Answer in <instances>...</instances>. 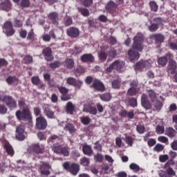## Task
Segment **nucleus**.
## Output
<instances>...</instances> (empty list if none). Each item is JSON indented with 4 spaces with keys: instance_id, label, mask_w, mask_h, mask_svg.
Wrapping results in <instances>:
<instances>
[{
    "instance_id": "50",
    "label": "nucleus",
    "mask_w": 177,
    "mask_h": 177,
    "mask_svg": "<svg viewBox=\"0 0 177 177\" xmlns=\"http://www.w3.org/2000/svg\"><path fill=\"white\" fill-rule=\"evenodd\" d=\"M31 82L33 85H36V86L39 85V84H41V80L38 76H33L31 78Z\"/></svg>"
},
{
    "instance_id": "18",
    "label": "nucleus",
    "mask_w": 177,
    "mask_h": 177,
    "mask_svg": "<svg viewBox=\"0 0 177 177\" xmlns=\"http://www.w3.org/2000/svg\"><path fill=\"white\" fill-rule=\"evenodd\" d=\"M52 53V48L50 47L45 48L42 50V55L46 62H52L53 60L54 57Z\"/></svg>"
},
{
    "instance_id": "63",
    "label": "nucleus",
    "mask_w": 177,
    "mask_h": 177,
    "mask_svg": "<svg viewBox=\"0 0 177 177\" xmlns=\"http://www.w3.org/2000/svg\"><path fill=\"white\" fill-rule=\"evenodd\" d=\"M168 158H169V156H168V155H160L159 156V160L160 161V162H165V161H167Z\"/></svg>"
},
{
    "instance_id": "10",
    "label": "nucleus",
    "mask_w": 177,
    "mask_h": 177,
    "mask_svg": "<svg viewBox=\"0 0 177 177\" xmlns=\"http://www.w3.org/2000/svg\"><path fill=\"white\" fill-rule=\"evenodd\" d=\"M2 102H5L6 106L10 110H12V109H16L17 107V102L16 101V100L13 99L12 96L5 95L2 98Z\"/></svg>"
},
{
    "instance_id": "1",
    "label": "nucleus",
    "mask_w": 177,
    "mask_h": 177,
    "mask_svg": "<svg viewBox=\"0 0 177 177\" xmlns=\"http://www.w3.org/2000/svg\"><path fill=\"white\" fill-rule=\"evenodd\" d=\"M133 43L132 45V48L129 50L127 55L129 57L130 62H135L136 60H139L140 57V54L139 52H142L145 49V39L143 36L137 35L133 39Z\"/></svg>"
},
{
    "instance_id": "15",
    "label": "nucleus",
    "mask_w": 177,
    "mask_h": 177,
    "mask_svg": "<svg viewBox=\"0 0 177 177\" xmlns=\"http://www.w3.org/2000/svg\"><path fill=\"white\" fill-rule=\"evenodd\" d=\"M1 143L4 150L7 152V154L10 156V157H13V156H15V149H13V147L10 145V143L5 139L1 140Z\"/></svg>"
},
{
    "instance_id": "27",
    "label": "nucleus",
    "mask_w": 177,
    "mask_h": 177,
    "mask_svg": "<svg viewBox=\"0 0 177 177\" xmlns=\"http://www.w3.org/2000/svg\"><path fill=\"white\" fill-rule=\"evenodd\" d=\"M165 135L170 138V139H174L177 135L176 130L172 127H167L165 131Z\"/></svg>"
},
{
    "instance_id": "46",
    "label": "nucleus",
    "mask_w": 177,
    "mask_h": 177,
    "mask_svg": "<svg viewBox=\"0 0 177 177\" xmlns=\"http://www.w3.org/2000/svg\"><path fill=\"white\" fill-rule=\"evenodd\" d=\"M65 64L67 68H73L74 67V60L73 59H67L65 61Z\"/></svg>"
},
{
    "instance_id": "6",
    "label": "nucleus",
    "mask_w": 177,
    "mask_h": 177,
    "mask_svg": "<svg viewBox=\"0 0 177 177\" xmlns=\"http://www.w3.org/2000/svg\"><path fill=\"white\" fill-rule=\"evenodd\" d=\"M45 151V146L39 143L32 144L28 148L30 154H44Z\"/></svg>"
},
{
    "instance_id": "39",
    "label": "nucleus",
    "mask_w": 177,
    "mask_h": 177,
    "mask_svg": "<svg viewBox=\"0 0 177 177\" xmlns=\"http://www.w3.org/2000/svg\"><path fill=\"white\" fill-rule=\"evenodd\" d=\"M148 95H149V97L150 100L152 102H156V99H157V94L156 93V92H154V91H153L151 89L149 90Z\"/></svg>"
},
{
    "instance_id": "3",
    "label": "nucleus",
    "mask_w": 177,
    "mask_h": 177,
    "mask_svg": "<svg viewBox=\"0 0 177 177\" xmlns=\"http://www.w3.org/2000/svg\"><path fill=\"white\" fill-rule=\"evenodd\" d=\"M63 167L66 171L70 172V174L73 176H77V175H78V172H80V169H81L80 164L76 162L70 164L68 162H65L63 164Z\"/></svg>"
},
{
    "instance_id": "35",
    "label": "nucleus",
    "mask_w": 177,
    "mask_h": 177,
    "mask_svg": "<svg viewBox=\"0 0 177 177\" xmlns=\"http://www.w3.org/2000/svg\"><path fill=\"white\" fill-rule=\"evenodd\" d=\"M33 62L34 58L30 55H26L22 60V63H24V64H31Z\"/></svg>"
},
{
    "instance_id": "23",
    "label": "nucleus",
    "mask_w": 177,
    "mask_h": 177,
    "mask_svg": "<svg viewBox=\"0 0 177 177\" xmlns=\"http://www.w3.org/2000/svg\"><path fill=\"white\" fill-rule=\"evenodd\" d=\"M151 39L155 41L156 44H162L165 39V36L161 33L153 34L150 36Z\"/></svg>"
},
{
    "instance_id": "16",
    "label": "nucleus",
    "mask_w": 177,
    "mask_h": 177,
    "mask_svg": "<svg viewBox=\"0 0 177 177\" xmlns=\"http://www.w3.org/2000/svg\"><path fill=\"white\" fill-rule=\"evenodd\" d=\"M26 128L24 126L20 124L16 128V135L15 138L17 140H20L21 142L26 139V135H24V130Z\"/></svg>"
},
{
    "instance_id": "2",
    "label": "nucleus",
    "mask_w": 177,
    "mask_h": 177,
    "mask_svg": "<svg viewBox=\"0 0 177 177\" xmlns=\"http://www.w3.org/2000/svg\"><path fill=\"white\" fill-rule=\"evenodd\" d=\"M15 115L19 121H28V122H31L32 120V116L31 115V111L28 106H26L22 110H17L15 113Z\"/></svg>"
},
{
    "instance_id": "22",
    "label": "nucleus",
    "mask_w": 177,
    "mask_h": 177,
    "mask_svg": "<svg viewBox=\"0 0 177 177\" xmlns=\"http://www.w3.org/2000/svg\"><path fill=\"white\" fill-rule=\"evenodd\" d=\"M80 60L83 63H93L95 62V57L91 53H86L81 56Z\"/></svg>"
},
{
    "instance_id": "56",
    "label": "nucleus",
    "mask_w": 177,
    "mask_h": 177,
    "mask_svg": "<svg viewBox=\"0 0 177 177\" xmlns=\"http://www.w3.org/2000/svg\"><path fill=\"white\" fill-rule=\"evenodd\" d=\"M153 24L156 26H158V27L159 26H161L162 25V18L161 17H156V18H154L153 20Z\"/></svg>"
},
{
    "instance_id": "34",
    "label": "nucleus",
    "mask_w": 177,
    "mask_h": 177,
    "mask_svg": "<svg viewBox=\"0 0 177 177\" xmlns=\"http://www.w3.org/2000/svg\"><path fill=\"white\" fill-rule=\"evenodd\" d=\"M111 94L110 93H104L100 95V98L102 102H110L111 100Z\"/></svg>"
},
{
    "instance_id": "12",
    "label": "nucleus",
    "mask_w": 177,
    "mask_h": 177,
    "mask_svg": "<svg viewBox=\"0 0 177 177\" xmlns=\"http://www.w3.org/2000/svg\"><path fill=\"white\" fill-rule=\"evenodd\" d=\"M3 32H4L7 37H12V35H15L16 31L13 29V24H12V22L9 21L5 22L3 26Z\"/></svg>"
},
{
    "instance_id": "57",
    "label": "nucleus",
    "mask_w": 177,
    "mask_h": 177,
    "mask_svg": "<svg viewBox=\"0 0 177 177\" xmlns=\"http://www.w3.org/2000/svg\"><path fill=\"white\" fill-rule=\"evenodd\" d=\"M30 0H21L20 6H21V8H28L30 6Z\"/></svg>"
},
{
    "instance_id": "8",
    "label": "nucleus",
    "mask_w": 177,
    "mask_h": 177,
    "mask_svg": "<svg viewBox=\"0 0 177 177\" xmlns=\"http://www.w3.org/2000/svg\"><path fill=\"white\" fill-rule=\"evenodd\" d=\"M125 64L122 61L115 60L112 64H110L109 67L106 68V73H111L113 70L120 71L124 68Z\"/></svg>"
},
{
    "instance_id": "59",
    "label": "nucleus",
    "mask_w": 177,
    "mask_h": 177,
    "mask_svg": "<svg viewBox=\"0 0 177 177\" xmlns=\"http://www.w3.org/2000/svg\"><path fill=\"white\" fill-rule=\"evenodd\" d=\"M7 84L8 85H12L15 81H16V77L15 76H8V78L6 80Z\"/></svg>"
},
{
    "instance_id": "19",
    "label": "nucleus",
    "mask_w": 177,
    "mask_h": 177,
    "mask_svg": "<svg viewBox=\"0 0 177 177\" xmlns=\"http://www.w3.org/2000/svg\"><path fill=\"white\" fill-rule=\"evenodd\" d=\"M66 34L71 38H78L80 37V29L76 27H70L66 30Z\"/></svg>"
},
{
    "instance_id": "28",
    "label": "nucleus",
    "mask_w": 177,
    "mask_h": 177,
    "mask_svg": "<svg viewBox=\"0 0 177 177\" xmlns=\"http://www.w3.org/2000/svg\"><path fill=\"white\" fill-rule=\"evenodd\" d=\"M75 111V106L71 102H68L66 106V114H70L73 115Z\"/></svg>"
},
{
    "instance_id": "52",
    "label": "nucleus",
    "mask_w": 177,
    "mask_h": 177,
    "mask_svg": "<svg viewBox=\"0 0 177 177\" xmlns=\"http://www.w3.org/2000/svg\"><path fill=\"white\" fill-rule=\"evenodd\" d=\"M94 160L96 162H102L104 160L103 155L102 153H97L94 156Z\"/></svg>"
},
{
    "instance_id": "40",
    "label": "nucleus",
    "mask_w": 177,
    "mask_h": 177,
    "mask_svg": "<svg viewBox=\"0 0 177 177\" xmlns=\"http://www.w3.org/2000/svg\"><path fill=\"white\" fill-rule=\"evenodd\" d=\"M150 9L152 12H157L158 10V5L155 1H151L149 2Z\"/></svg>"
},
{
    "instance_id": "29",
    "label": "nucleus",
    "mask_w": 177,
    "mask_h": 177,
    "mask_svg": "<svg viewBox=\"0 0 177 177\" xmlns=\"http://www.w3.org/2000/svg\"><path fill=\"white\" fill-rule=\"evenodd\" d=\"M117 9V4L113 1H109L106 6V10L109 13H114Z\"/></svg>"
},
{
    "instance_id": "53",
    "label": "nucleus",
    "mask_w": 177,
    "mask_h": 177,
    "mask_svg": "<svg viewBox=\"0 0 177 177\" xmlns=\"http://www.w3.org/2000/svg\"><path fill=\"white\" fill-rule=\"evenodd\" d=\"M156 132L158 135H162L165 132V129L164 126L158 125L156 129Z\"/></svg>"
},
{
    "instance_id": "62",
    "label": "nucleus",
    "mask_w": 177,
    "mask_h": 177,
    "mask_svg": "<svg viewBox=\"0 0 177 177\" xmlns=\"http://www.w3.org/2000/svg\"><path fill=\"white\" fill-rule=\"evenodd\" d=\"M136 129H137V131L138 132V133H140V134L145 133V126L138 125L136 127Z\"/></svg>"
},
{
    "instance_id": "49",
    "label": "nucleus",
    "mask_w": 177,
    "mask_h": 177,
    "mask_svg": "<svg viewBox=\"0 0 177 177\" xmlns=\"http://www.w3.org/2000/svg\"><path fill=\"white\" fill-rule=\"evenodd\" d=\"M98 57L100 60H102V62H106V60H107V53L104 51H101L98 54Z\"/></svg>"
},
{
    "instance_id": "14",
    "label": "nucleus",
    "mask_w": 177,
    "mask_h": 177,
    "mask_svg": "<svg viewBox=\"0 0 177 177\" xmlns=\"http://www.w3.org/2000/svg\"><path fill=\"white\" fill-rule=\"evenodd\" d=\"M47 142L48 143H51L53 146H54V145H60V143H63L64 142V138L62 135L56 136L53 134L48 138Z\"/></svg>"
},
{
    "instance_id": "11",
    "label": "nucleus",
    "mask_w": 177,
    "mask_h": 177,
    "mask_svg": "<svg viewBox=\"0 0 177 177\" xmlns=\"http://www.w3.org/2000/svg\"><path fill=\"white\" fill-rule=\"evenodd\" d=\"M50 168H52V166L49 164V162H42L39 167L40 175L49 176V175H50V171L49 170Z\"/></svg>"
},
{
    "instance_id": "36",
    "label": "nucleus",
    "mask_w": 177,
    "mask_h": 177,
    "mask_svg": "<svg viewBox=\"0 0 177 177\" xmlns=\"http://www.w3.org/2000/svg\"><path fill=\"white\" fill-rule=\"evenodd\" d=\"M86 111L87 113H89L90 114H92L93 115H96L97 114V109L95 106H92L91 105H88L86 108Z\"/></svg>"
},
{
    "instance_id": "9",
    "label": "nucleus",
    "mask_w": 177,
    "mask_h": 177,
    "mask_svg": "<svg viewBox=\"0 0 177 177\" xmlns=\"http://www.w3.org/2000/svg\"><path fill=\"white\" fill-rule=\"evenodd\" d=\"M36 129L44 131L48 127V120L44 116H39L36 118Z\"/></svg>"
},
{
    "instance_id": "58",
    "label": "nucleus",
    "mask_w": 177,
    "mask_h": 177,
    "mask_svg": "<svg viewBox=\"0 0 177 177\" xmlns=\"http://www.w3.org/2000/svg\"><path fill=\"white\" fill-rule=\"evenodd\" d=\"M149 30L151 32H156L158 30V26L156 24L152 23L151 26H149Z\"/></svg>"
},
{
    "instance_id": "37",
    "label": "nucleus",
    "mask_w": 177,
    "mask_h": 177,
    "mask_svg": "<svg viewBox=\"0 0 177 177\" xmlns=\"http://www.w3.org/2000/svg\"><path fill=\"white\" fill-rule=\"evenodd\" d=\"M27 39L29 41H34V39H37V35H35L33 28L28 32Z\"/></svg>"
},
{
    "instance_id": "4",
    "label": "nucleus",
    "mask_w": 177,
    "mask_h": 177,
    "mask_svg": "<svg viewBox=\"0 0 177 177\" xmlns=\"http://www.w3.org/2000/svg\"><path fill=\"white\" fill-rule=\"evenodd\" d=\"M52 149L56 154H61L64 157H68L70 156L68 147H62V145H54Z\"/></svg>"
},
{
    "instance_id": "64",
    "label": "nucleus",
    "mask_w": 177,
    "mask_h": 177,
    "mask_svg": "<svg viewBox=\"0 0 177 177\" xmlns=\"http://www.w3.org/2000/svg\"><path fill=\"white\" fill-rule=\"evenodd\" d=\"M169 48L171 50H177V41L170 43Z\"/></svg>"
},
{
    "instance_id": "17",
    "label": "nucleus",
    "mask_w": 177,
    "mask_h": 177,
    "mask_svg": "<svg viewBox=\"0 0 177 177\" xmlns=\"http://www.w3.org/2000/svg\"><path fill=\"white\" fill-rule=\"evenodd\" d=\"M43 112L44 115H46L47 118L50 120L55 118V112L50 109V105L44 104L43 106Z\"/></svg>"
},
{
    "instance_id": "44",
    "label": "nucleus",
    "mask_w": 177,
    "mask_h": 177,
    "mask_svg": "<svg viewBox=\"0 0 177 177\" xmlns=\"http://www.w3.org/2000/svg\"><path fill=\"white\" fill-rule=\"evenodd\" d=\"M61 66H62V63H60L59 61H55L49 64L50 68H53V70L59 68V67H60Z\"/></svg>"
},
{
    "instance_id": "54",
    "label": "nucleus",
    "mask_w": 177,
    "mask_h": 177,
    "mask_svg": "<svg viewBox=\"0 0 177 177\" xmlns=\"http://www.w3.org/2000/svg\"><path fill=\"white\" fill-rule=\"evenodd\" d=\"M79 12L84 16V17H88L89 16V10L86 8H79Z\"/></svg>"
},
{
    "instance_id": "61",
    "label": "nucleus",
    "mask_w": 177,
    "mask_h": 177,
    "mask_svg": "<svg viewBox=\"0 0 177 177\" xmlns=\"http://www.w3.org/2000/svg\"><path fill=\"white\" fill-rule=\"evenodd\" d=\"M14 22H15V25H14L15 27H17L18 28L23 27V21H21L20 19H15Z\"/></svg>"
},
{
    "instance_id": "45",
    "label": "nucleus",
    "mask_w": 177,
    "mask_h": 177,
    "mask_svg": "<svg viewBox=\"0 0 177 177\" xmlns=\"http://www.w3.org/2000/svg\"><path fill=\"white\" fill-rule=\"evenodd\" d=\"M136 93H138V91L133 87H130L127 91L128 96H136Z\"/></svg>"
},
{
    "instance_id": "47",
    "label": "nucleus",
    "mask_w": 177,
    "mask_h": 177,
    "mask_svg": "<svg viewBox=\"0 0 177 177\" xmlns=\"http://www.w3.org/2000/svg\"><path fill=\"white\" fill-rule=\"evenodd\" d=\"M108 56L111 59H115V57H117V50L114 48L109 50L108 52Z\"/></svg>"
},
{
    "instance_id": "30",
    "label": "nucleus",
    "mask_w": 177,
    "mask_h": 177,
    "mask_svg": "<svg viewBox=\"0 0 177 177\" xmlns=\"http://www.w3.org/2000/svg\"><path fill=\"white\" fill-rule=\"evenodd\" d=\"M146 62L145 61H139L135 65L136 71H142L143 68H146L147 66L146 65Z\"/></svg>"
},
{
    "instance_id": "60",
    "label": "nucleus",
    "mask_w": 177,
    "mask_h": 177,
    "mask_svg": "<svg viewBox=\"0 0 177 177\" xmlns=\"http://www.w3.org/2000/svg\"><path fill=\"white\" fill-rule=\"evenodd\" d=\"M97 20H99V21H101V23H107L108 19L106 15H101L98 17Z\"/></svg>"
},
{
    "instance_id": "21",
    "label": "nucleus",
    "mask_w": 177,
    "mask_h": 177,
    "mask_svg": "<svg viewBox=\"0 0 177 177\" xmlns=\"http://www.w3.org/2000/svg\"><path fill=\"white\" fill-rule=\"evenodd\" d=\"M66 84L72 86H76V88L80 89L82 85V82H81V80H76L74 77H69L66 79Z\"/></svg>"
},
{
    "instance_id": "41",
    "label": "nucleus",
    "mask_w": 177,
    "mask_h": 177,
    "mask_svg": "<svg viewBox=\"0 0 177 177\" xmlns=\"http://www.w3.org/2000/svg\"><path fill=\"white\" fill-rule=\"evenodd\" d=\"M80 121L83 125H89L91 120L88 116H83L80 118Z\"/></svg>"
},
{
    "instance_id": "7",
    "label": "nucleus",
    "mask_w": 177,
    "mask_h": 177,
    "mask_svg": "<svg viewBox=\"0 0 177 177\" xmlns=\"http://www.w3.org/2000/svg\"><path fill=\"white\" fill-rule=\"evenodd\" d=\"M167 56L169 59V65L167 66V73L170 74H175L176 71L177 64L176 61L174 60V54L171 53H167Z\"/></svg>"
},
{
    "instance_id": "48",
    "label": "nucleus",
    "mask_w": 177,
    "mask_h": 177,
    "mask_svg": "<svg viewBox=\"0 0 177 177\" xmlns=\"http://www.w3.org/2000/svg\"><path fill=\"white\" fill-rule=\"evenodd\" d=\"M129 168L130 169H131V171H133L134 172H139V171H140V167L136 165V163H131L129 165Z\"/></svg>"
},
{
    "instance_id": "33",
    "label": "nucleus",
    "mask_w": 177,
    "mask_h": 177,
    "mask_svg": "<svg viewBox=\"0 0 177 177\" xmlns=\"http://www.w3.org/2000/svg\"><path fill=\"white\" fill-rule=\"evenodd\" d=\"M65 131H68L70 133H74L77 129L73 123H66L64 127Z\"/></svg>"
},
{
    "instance_id": "32",
    "label": "nucleus",
    "mask_w": 177,
    "mask_h": 177,
    "mask_svg": "<svg viewBox=\"0 0 177 177\" xmlns=\"http://www.w3.org/2000/svg\"><path fill=\"white\" fill-rule=\"evenodd\" d=\"M168 60H169V59H168L166 53L165 56L158 58V63L159 66H161V67H165L168 63Z\"/></svg>"
},
{
    "instance_id": "13",
    "label": "nucleus",
    "mask_w": 177,
    "mask_h": 177,
    "mask_svg": "<svg viewBox=\"0 0 177 177\" xmlns=\"http://www.w3.org/2000/svg\"><path fill=\"white\" fill-rule=\"evenodd\" d=\"M91 88H93L97 92H106V86L99 79H95L93 80Z\"/></svg>"
},
{
    "instance_id": "42",
    "label": "nucleus",
    "mask_w": 177,
    "mask_h": 177,
    "mask_svg": "<svg viewBox=\"0 0 177 177\" xmlns=\"http://www.w3.org/2000/svg\"><path fill=\"white\" fill-rule=\"evenodd\" d=\"M128 103L131 107H138V100L135 97L129 98Z\"/></svg>"
},
{
    "instance_id": "38",
    "label": "nucleus",
    "mask_w": 177,
    "mask_h": 177,
    "mask_svg": "<svg viewBox=\"0 0 177 177\" xmlns=\"http://www.w3.org/2000/svg\"><path fill=\"white\" fill-rule=\"evenodd\" d=\"M111 85L113 89H120L121 88V81L118 79L113 80L111 82Z\"/></svg>"
},
{
    "instance_id": "31",
    "label": "nucleus",
    "mask_w": 177,
    "mask_h": 177,
    "mask_svg": "<svg viewBox=\"0 0 177 177\" xmlns=\"http://www.w3.org/2000/svg\"><path fill=\"white\" fill-rule=\"evenodd\" d=\"M82 151L84 154L88 156H91V155L93 153V151L92 150V147L88 145H83Z\"/></svg>"
},
{
    "instance_id": "25",
    "label": "nucleus",
    "mask_w": 177,
    "mask_h": 177,
    "mask_svg": "<svg viewBox=\"0 0 177 177\" xmlns=\"http://www.w3.org/2000/svg\"><path fill=\"white\" fill-rule=\"evenodd\" d=\"M119 115H120V117H122L123 118H127H127L132 120L135 117V113L133 110H131L129 112L127 110H122L119 113Z\"/></svg>"
},
{
    "instance_id": "5",
    "label": "nucleus",
    "mask_w": 177,
    "mask_h": 177,
    "mask_svg": "<svg viewBox=\"0 0 177 177\" xmlns=\"http://www.w3.org/2000/svg\"><path fill=\"white\" fill-rule=\"evenodd\" d=\"M55 88L58 90L61 95V100L62 102H67L71 99V96L68 95V88L64 86H60L59 84L55 85Z\"/></svg>"
},
{
    "instance_id": "51",
    "label": "nucleus",
    "mask_w": 177,
    "mask_h": 177,
    "mask_svg": "<svg viewBox=\"0 0 177 177\" xmlns=\"http://www.w3.org/2000/svg\"><path fill=\"white\" fill-rule=\"evenodd\" d=\"M162 106H164L162 102L160 100L156 101L154 104V108L157 111H160L162 109Z\"/></svg>"
},
{
    "instance_id": "26",
    "label": "nucleus",
    "mask_w": 177,
    "mask_h": 177,
    "mask_svg": "<svg viewBox=\"0 0 177 177\" xmlns=\"http://www.w3.org/2000/svg\"><path fill=\"white\" fill-rule=\"evenodd\" d=\"M1 10H5L6 12H9L12 10V3L10 0H4L1 3Z\"/></svg>"
},
{
    "instance_id": "20",
    "label": "nucleus",
    "mask_w": 177,
    "mask_h": 177,
    "mask_svg": "<svg viewBox=\"0 0 177 177\" xmlns=\"http://www.w3.org/2000/svg\"><path fill=\"white\" fill-rule=\"evenodd\" d=\"M141 106H142L145 110H151V104L149 99H147V95L145 93L141 95Z\"/></svg>"
},
{
    "instance_id": "24",
    "label": "nucleus",
    "mask_w": 177,
    "mask_h": 177,
    "mask_svg": "<svg viewBox=\"0 0 177 177\" xmlns=\"http://www.w3.org/2000/svg\"><path fill=\"white\" fill-rule=\"evenodd\" d=\"M48 17L54 26H59V13L56 12H50Z\"/></svg>"
},
{
    "instance_id": "55",
    "label": "nucleus",
    "mask_w": 177,
    "mask_h": 177,
    "mask_svg": "<svg viewBox=\"0 0 177 177\" xmlns=\"http://www.w3.org/2000/svg\"><path fill=\"white\" fill-rule=\"evenodd\" d=\"M163 150L164 145L161 144H157L153 148V151H157L158 153H160V151H162Z\"/></svg>"
},
{
    "instance_id": "43",
    "label": "nucleus",
    "mask_w": 177,
    "mask_h": 177,
    "mask_svg": "<svg viewBox=\"0 0 177 177\" xmlns=\"http://www.w3.org/2000/svg\"><path fill=\"white\" fill-rule=\"evenodd\" d=\"M90 162L91 161L89 160V158L86 157H83L80 159V165H82L83 167H88Z\"/></svg>"
}]
</instances>
